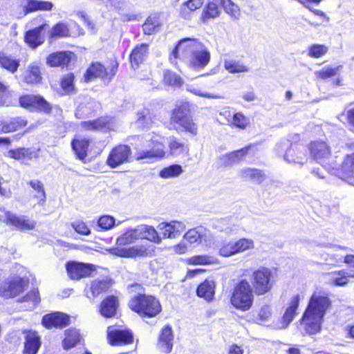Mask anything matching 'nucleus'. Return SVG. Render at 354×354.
<instances>
[{"mask_svg": "<svg viewBox=\"0 0 354 354\" xmlns=\"http://www.w3.org/2000/svg\"><path fill=\"white\" fill-rule=\"evenodd\" d=\"M22 333L24 335L23 354H37L41 345L38 333L34 330L24 329Z\"/></svg>", "mask_w": 354, "mask_h": 354, "instance_id": "nucleus-27", "label": "nucleus"}, {"mask_svg": "<svg viewBox=\"0 0 354 354\" xmlns=\"http://www.w3.org/2000/svg\"><path fill=\"white\" fill-rule=\"evenodd\" d=\"M305 157V153L297 143H291L284 155V158L288 162L301 165L304 163Z\"/></svg>", "mask_w": 354, "mask_h": 354, "instance_id": "nucleus-42", "label": "nucleus"}, {"mask_svg": "<svg viewBox=\"0 0 354 354\" xmlns=\"http://www.w3.org/2000/svg\"><path fill=\"white\" fill-rule=\"evenodd\" d=\"M216 287L214 280L205 279L197 286L196 295L208 303L212 302L214 299Z\"/></svg>", "mask_w": 354, "mask_h": 354, "instance_id": "nucleus-28", "label": "nucleus"}, {"mask_svg": "<svg viewBox=\"0 0 354 354\" xmlns=\"http://www.w3.org/2000/svg\"><path fill=\"white\" fill-rule=\"evenodd\" d=\"M19 106L29 112L49 115L53 110V104L40 94L25 93L18 98Z\"/></svg>", "mask_w": 354, "mask_h": 354, "instance_id": "nucleus-8", "label": "nucleus"}, {"mask_svg": "<svg viewBox=\"0 0 354 354\" xmlns=\"http://www.w3.org/2000/svg\"><path fill=\"white\" fill-rule=\"evenodd\" d=\"M20 66V60L14 59L11 56L6 55L3 52H0V66L11 73L17 71Z\"/></svg>", "mask_w": 354, "mask_h": 354, "instance_id": "nucleus-48", "label": "nucleus"}, {"mask_svg": "<svg viewBox=\"0 0 354 354\" xmlns=\"http://www.w3.org/2000/svg\"><path fill=\"white\" fill-rule=\"evenodd\" d=\"M80 127L86 131L111 133L115 131V120L113 116L104 115L93 120L82 121Z\"/></svg>", "mask_w": 354, "mask_h": 354, "instance_id": "nucleus-12", "label": "nucleus"}, {"mask_svg": "<svg viewBox=\"0 0 354 354\" xmlns=\"http://www.w3.org/2000/svg\"><path fill=\"white\" fill-rule=\"evenodd\" d=\"M136 115V123L142 129L151 128L156 122V115L148 108H144L138 111Z\"/></svg>", "mask_w": 354, "mask_h": 354, "instance_id": "nucleus-33", "label": "nucleus"}, {"mask_svg": "<svg viewBox=\"0 0 354 354\" xmlns=\"http://www.w3.org/2000/svg\"><path fill=\"white\" fill-rule=\"evenodd\" d=\"M91 140L88 137L76 134L71 141V147L77 159L85 162Z\"/></svg>", "mask_w": 354, "mask_h": 354, "instance_id": "nucleus-26", "label": "nucleus"}, {"mask_svg": "<svg viewBox=\"0 0 354 354\" xmlns=\"http://www.w3.org/2000/svg\"><path fill=\"white\" fill-rule=\"evenodd\" d=\"M128 307L142 319L156 317L162 311L159 299L154 295L145 293H138L131 297Z\"/></svg>", "mask_w": 354, "mask_h": 354, "instance_id": "nucleus-4", "label": "nucleus"}, {"mask_svg": "<svg viewBox=\"0 0 354 354\" xmlns=\"http://www.w3.org/2000/svg\"><path fill=\"white\" fill-rule=\"evenodd\" d=\"M26 6L23 8L25 15L37 11V0H26Z\"/></svg>", "mask_w": 354, "mask_h": 354, "instance_id": "nucleus-64", "label": "nucleus"}, {"mask_svg": "<svg viewBox=\"0 0 354 354\" xmlns=\"http://www.w3.org/2000/svg\"><path fill=\"white\" fill-rule=\"evenodd\" d=\"M328 51V48L324 44H313L309 47L308 55L313 58H319Z\"/></svg>", "mask_w": 354, "mask_h": 354, "instance_id": "nucleus-58", "label": "nucleus"}, {"mask_svg": "<svg viewBox=\"0 0 354 354\" xmlns=\"http://www.w3.org/2000/svg\"><path fill=\"white\" fill-rule=\"evenodd\" d=\"M241 177L246 180H250L259 185L262 184L267 178L264 170L254 168L246 167L241 171Z\"/></svg>", "mask_w": 354, "mask_h": 354, "instance_id": "nucleus-38", "label": "nucleus"}, {"mask_svg": "<svg viewBox=\"0 0 354 354\" xmlns=\"http://www.w3.org/2000/svg\"><path fill=\"white\" fill-rule=\"evenodd\" d=\"M75 80V76L73 73H68L61 77L59 86L64 94L70 95L76 92Z\"/></svg>", "mask_w": 354, "mask_h": 354, "instance_id": "nucleus-47", "label": "nucleus"}, {"mask_svg": "<svg viewBox=\"0 0 354 354\" xmlns=\"http://www.w3.org/2000/svg\"><path fill=\"white\" fill-rule=\"evenodd\" d=\"M65 268L69 279L74 281L90 277L96 271L95 265L76 261H67Z\"/></svg>", "mask_w": 354, "mask_h": 354, "instance_id": "nucleus-13", "label": "nucleus"}, {"mask_svg": "<svg viewBox=\"0 0 354 354\" xmlns=\"http://www.w3.org/2000/svg\"><path fill=\"white\" fill-rule=\"evenodd\" d=\"M331 306V300L326 294L315 292L311 295L299 321L305 335H315L321 331L324 317Z\"/></svg>", "mask_w": 354, "mask_h": 354, "instance_id": "nucleus-2", "label": "nucleus"}, {"mask_svg": "<svg viewBox=\"0 0 354 354\" xmlns=\"http://www.w3.org/2000/svg\"><path fill=\"white\" fill-rule=\"evenodd\" d=\"M75 57V53L71 50H59L50 53L46 57V62L52 68H68Z\"/></svg>", "mask_w": 354, "mask_h": 354, "instance_id": "nucleus-23", "label": "nucleus"}, {"mask_svg": "<svg viewBox=\"0 0 354 354\" xmlns=\"http://www.w3.org/2000/svg\"><path fill=\"white\" fill-rule=\"evenodd\" d=\"M71 225L75 231L81 235L87 236L91 234V230L83 221H76L73 223Z\"/></svg>", "mask_w": 354, "mask_h": 354, "instance_id": "nucleus-61", "label": "nucleus"}, {"mask_svg": "<svg viewBox=\"0 0 354 354\" xmlns=\"http://www.w3.org/2000/svg\"><path fill=\"white\" fill-rule=\"evenodd\" d=\"M120 308L118 297L114 295L106 296L100 302L97 308L99 314L106 318H114L117 316Z\"/></svg>", "mask_w": 354, "mask_h": 354, "instance_id": "nucleus-21", "label": "nucleus"}, {"mask_svg": "<svg viewBox=\"0 0 354 354\" xmlns=\"http://www.w3.org/2000/svg\"><path fill=\"white\" fill-rule=\"evenodd\" d=\"M19 302H28L34 306L38 305L41 301L39 292L37 288L28 291L24 297L19 299Z\"/></svg>", "mask_w": 354, "mask_h": 354, "instance_id": "nucleus-57", "label": "nucleus"}, {"mask_svg": "<svg viewBox=\"0 0 354 354\" xmlns=\"http://www.w3.org/2000/svg\"><path fill=\"white\" fill-rule=\"evenodd\" d=\"M28 185L35 192L32 196L36 204L39 206H44L46 202V193L44 183L39 180H31Z\"/></svg>", "mask_w": 354, "mask_h": 354, "instance_id": "nucleus-41", "label": "nucleus"}, {"mask_svg": "<svg viewBox=\"0 0 354 354\" xmlns=\"http://www.w3.org/2000/svg\"><path fill=\"white\" fill-rule=\"evenodd\" d=\"M307 148L310 157L317 162L327 159L331 156L330 145L323 140L310 141Z\"/></svg>", "mask_w": 354, "mask_h": 354, "instance_id": "nucleus-25", "label": "nucleus"}, {"mask_svg": "<svg viewBox=\"0 0 354 354\" xmlns=\"http://www.w3.org/2000/svg\"><path fill=\"white\" fill-rule=\"evenodd\" d=\"M29 280L21 277L5 279L0 285V296L5 299L15 298L28 287Z\"/></svg>", "mask_w": 354, "mask_h": 354, "instance_id": "nucleus-11", "label": "nucleus"}, {"mask_svg": "<svg viewBox=\"0 0 354 354\" xmlns=\"http://www.w3.org/2000/svg\"><path fill=\"white\" fill-rule=\"evenodd\" d=\"M337 172L339 178L346 181L354 180V152L345 156L342 162L337 169Z\"/></svg>", "mask_w": 354, "mask_h": 354, "instance_id": "nucleus-29", "label": "nucleus"}, {"mask_svg": "<svg viewBox=\"0 0 354 354\" xmlns=\"http://www.w3.org/2000/svg\"><path fill=\"white\" fill-rule=\"evenodd\" d=\"M183 171V168L180 165L173 164L162 169L159 172V176L165 179L171 178L178 176Z\"/></svg>", "mask_w": 354, "mask_h": 354, "instance_id": "nucleus-53", "label": "nucleus"}, {"mask_svg": "<svg viewBox=\"0 0 354 354\" xmlns=\"http://www.w3.org/2000/svg\"><path fill=\"white\" fill-rule=\"evenodd\" d=\"M115 218L109 215L100 216L97 221V225L103 230L111 229L115 225Z\"/></svg>", "mask_w": 354, "mask_h": 354, "instance_id": "nucleus-60", "label": "nucleus"}, {"mask_svg": "<svg viewBox=\"0 0 354 354\" xmlns=\"http://www.w3.org/2000/svg\"><path fill=\"white\" fill-rule=\"evenodd\" d=\"M173 333L169 325L162 328L158 336V345L163 353H169L173 348Z\"/></svg>", "mask_w": 354, "mask_h": 354, "instance_id": "nucleus-31", "label": "nucleus"}, {"mask_svg": "<svg viewBox=\"0 0 354 354\" xmlns=\"http://www.w3.org/2000/svg\"><path fill=\"white\" fill-rule=\"evenodd\" d=\"M12 93L10 86L0 81V107L8 106L11 104Z\"/></svg>", "mask_w": 354, "mask_h": 354, "instance_id": "nucleus-52", "label": "nucleus"}, {"mask_svg": "<svg viewBox=\"0 0 354 354\" xmlns=\"http://www.w3.org/2000/svg\"><path fill=\"white\" fill-rule=\"evenodd\" d=\"M139 240H147L151 243L160 244L162 238L153 226L143 225L126 232L117 239L113 254L122 258H147L155 255L156 247L149 244H142L125 247Z\"/></svg>", "mask_w": 354, "mask_h": 354, "instance_id": "nucleus-1", "label": "nucleus"}, {"mask_svg": "<svg viewBox=\"0 0 354 354\" xmlns=\"http://www.w3.org/2000/svg\"><path fill=\"white\" fill-rule=\"evenodd\" d=\"M272 315L271 308L269 305H264L260 308L256 317L257 323H262L266 322Z\"/></svg>", "mask_w": 354, "mask_h": 354, "instance_id": "nucleus-59", "label": "nucleus"}, {"mask_svg": "<svg viewBox=\"0 0 354 354\" xmlns=\"http://www.w3.org/2000/svg\"><path fill=\"white\" fill-rule=\"evenodd\" d=\"M39 150H32L30 148L18 147L10 149L8 151L9 158L15 160H31L34 158H39Z\"/></svg>", "mask_w": 354, "mask_h": 354, "instance_id": "nucleus-36", "label": "nucleus"}, {"mask_svg": "<svg viewBox=\"0 0 354 354\" xmlns=\"http://www.w3.org/2000/svg\"><path fill=\"white\" fill-rule=\"evenodd\" d=\"M254 248V243L251 239L242 238L235 242H225L219 248L218 254L223 257H229L238 253Z\"/></svg>", "mask_w": 354, "mask_h": 354, "instance_id": "nucleus-17", "label": "nucleus"}, {"mask_svg": "<svg viewBox=\"0 0 354 354\" xmlns=\"http://www.w3.org/2000/svg\"><path fill=\"white\" fill-rule=\"evenodd\" d=\"M232 128L245 130L250 125V119L242 112H236L233 114L232 120L229 123Z\"/></svg>", "mask_w": 354, "mask_h": 354, "instance_id": "nucleus-49", "label": "nucleus"}, {"mask_svg": "<svg viewBox=\"0 0 354 354\" xmlns=\"http://www.w3.org/2000/svg\"><path fill=\"white\" fill-rule=\"evenodd\" d=\"M246 279H239L230 291L229 302L236 310L245 312L252 308L254 301V292Z\"/></svg>", "mask_w": 354, "mask_h": 354, "instance_id": "nucleus-5", "label": "nucleus"}, {"mask_svg": "<svg viewBox=\"0 0 354 354\" xmlns=\"http://www.w3.org/2000/svg\"><path fill=\"white\" fill-rule=\"evenodd\" d=\"M131 153V149L129 145H117L110 151L106 158V164L110 168L115 169L129 162Z\"/></svg>", "mask_w": 354, "mask_h": 354, "instance_id": "nucleus-14", "label": "nucleus"}, {"mask_svg": "<svg viewBox=\"0 0 354 354\" xmlns=\"http://www.w3.org/2000/svg\"><path fill=\"white\" fill-rule=\"evenodd\" d=\"M190 112L189 104L183 102L172 110L170 122L178 124L183 131L192 136H196L198 133V125L195 122Z\"/></svg>", "mask_w": 354, "mask_h": 354, "instance_id": "nucleus-6", "label": "nucleus"}, {"mask_svg": "<svg viewBox=\"0 0 354 354\" xmlns=\"http://www.w3.org/2000/svg\"><path fill=\"white\" fill-rule=\"evenodd\" d=\"M7 133H17L15 138L19 139L21 136L29 133L32 128L28 127L29 121L27 116L16 115L6 119Z\"/></svg>", "mask_w": 354, "mask_h": 354, "instance_id": "nucleus-19", "label": "nucleus"}, {"mask_svg": "<svg viewBox=\"0 0 354 354\" xmlns=\"http://www.w3.org/2000/svg\"><path fill=\"white\" fill-rule=\"evenodd\" d=\"M162 83L172 87H181L183 84L182 77L171 70H165L162 76Z\"/></svg>", "mask_w": 354, "mask_h": 354, "instance_id": "nucleus-50", "label": "nucleus"}, {"mask_svg": "<svg viewBox=\"0 0 354 354\" xmlns=\"http://www.w3.org/2000/svg\"><path fill=\"white\" fill-rule=\"evenodd\" d=\"M113 283L111 279H95L91 282L89 289L93 297H96L101 294L107 292Z\"/></svg>", "mask_w": 354, "mask_h": 354, "instance_id": "nucleus-43", "label": "nucleus"}, {"mask_svg": "<svg viewBox=\"0 0 354 354\" xmlns=\"http://www.w3.org/2000/svg\"><path fill=\"white\" fill-rule=\"evenodd\" d=\"M331 275L330 283L335 286H344L349 283L350 278H353L354 274H351L346 270L333 271L329 273Z\"/></svg>", "mask_w": 354, "mask_h": 354, "instance_id": "nucleus-44", "label": "nucleus"}, {"mask_svg": "<svg viewBox=\"0 0 354 354\" xmlns=\"http://www.w3.org/2000/svg\"><path fill=\"white\" fill-rule=\"evenodd\" d=\"M342 68L341 65L336 67H324L316 72V76L321 80H326L337 75Z\"/></svg>", "mask_w": 354, "mask_h": 354, "instance_id": "nucleus-55", "label": "nucleus"}, {"mask_svg": "<svg viewBox=\"0 0 354 354\" xmlns=\"http://www.w3.org/2000/svg\"><path fill=\"white\" fill-rule=\"evenodd\" d=\"M41 23L37 26L29 29L24 32V41L25 44L30 48L35 49L44 43L45 37L42 32L43 30L48 28L49 25L46 20L41 18Z\"/></svg>", "mask_w": 354, "mask_h": 354, "instance_id": "nucleus-16", "label": "nucleus"}, {"mask_svg": "<svg viewBox=\"0 0 354 354\" xmlns=\"http://www.w3.org/2000/svg\"><path fill=\"white\" fill-rule=\"evenodd\" d=\"M221 11L218 3L214 0L208 1L203 7L200 20L203 24L207 23L210 19H216L219 17Z\"/></svg>", "mask_w": 354, "mask_h": 354, "instance_id": "nucleus-40", "label": "nucleus"}, {"mask_svg": "<svg viewBox=\"0 0 354 354\" xmlns=\"http://www.w3.org/2000/svg\"><path fill=\"white\" fill-rule=\"evenodd\" d=\"M259 142L250 143L239 149L225 153L223 156L224 164L230 165L243 161L247 156H254L259 151Z\"/></svg>", "mask_w": 354, "mask_h": 354, "instance_id": "nucleus-18", "label": "nucleus"}, {"mask_svg": "<svg viewBox=\"0 0 354 354\" xmlns=\"http://www.w3.org/2000/svg\"><path fill=\"white\" fill-rule=\"evenodd\" d=\"M158 136L156 135L149 140L151 147L149 150L138 151L136 153V160L143 159H156L161 160L166 157V151L165 150V145L162 142L157 139Z\"/></svg>", "mask_w": 354, "mask_h": 354, "instance_id": "nucleus-20", "label": "nucleus"}, {"mask_svg": "<svg viewBox=\"0 0 354 354\" xmlns=\"http://www.w3.org/2000/svg\"><path fill=\"white\" fill-rule=\"evenodd\" d=\"M82 335L78 330L69 328L64 330V337L62 346L64 350H69L75 347L82 340Z\"/></svg>", "mask_w": 354, "mask_h": 354, "instance_id": "nucleus-37", "label": "nucleus"}, {"mask_svg": "<svg viewBox=\"0 0 354 354\" xmlns=\"http://www.w3.org/2000/svg\"><path fill=\"white\" fill-rule=\"evenodd\" d=\"M175 58L187 59L189 67L198 71L210 61V53L196 39L185 37L178 41L172 51Z\"/></svg>", "mask_w": 354, "mask_h": 354, "instance_id": "nucleus-3", "label": "nucleus"}, {"mask_svg": "<svg viewBox=\"0 0 354 354\" xmlns=\"http://www.w3.org/2000/svg\"><path fill=\"white\" fill-rule=\"evenodd\" d=\"M187 263L192 266H210L217 264L218 260L214 255L198 254L187 259Z\"/></svg>", "mask_w": 354, "mask_h": 354, "instance_id": "nucleus-46", "label": "nucleus"}, {"mask_svg": "<svg viewBox=\"0 0 354 354\" xmlns=\"http://www.w3.org/2000/svg\"><path fill=\"white\" fill-rule=\"evenodd\" d=\"M217 1L218 4L224 9L226 13L232 17H236L239 15L240 10L231 0H214Z\"/></svg>", "mask_w": 354, "mask_h": 354, "instance_id": "nucleus-54", "label": "nucleus"}, {"mask_svg": "<svg viewBox=\"0 0 354 354\" xmlns=\"http://www.w3.org/2000/svg\"><path fill=\"white\" fill-rule=\"evenodd\" d=\"M71 36L68 25L63 21L55 24L48 32V40L53 41L57 39L66 38Z\"/></svg>", "mask_w": 354, "mask_h": 354, "instance_id": "nucleus-39", "label": "nucleus"}, {"mask_svg": "<svg viewBox=\"0 0 354 354\" xmlns=\"http://www.w3.org/2000/svg\"><path fill=\"white\" fill-rule=\"evenodd\" d=\"M149 54V45L147 43L138 44L131 49L129 61L130 67L137 70L145 64Z\"/></svg>", "mask_w": 354, "mask_h": 354, "instance_id": "nucleus-24", "label": "nucleus"}, {"mask_svg": "<svg viewBox=\"0 0 354 354\" xmlns=\"http://www.w3.org/2000/svg\"><path fill=\"white\" fill-rule=\"evenodd\" d=\"M204 0H187L182 3L179 14L184 19L188 18L192 13L200 9L203 5Z\"/></svg>", "mask_w": 354, "mask_h": 354, "instance_id": "nucleus-45", "label": "nucleus"}, {"mask_svg": "<svg viewBox=\"0 0 354 354\" xmlns=\"http://www.w3.org/2000/svg\"><path fill=\"white\" fill-rule=\"evenodd\" d=\"M4 223L21 232L32 230L37 225L35 221L30 220L25 216H17L9 211L5 212Z\"/></svg>", "mask_w": 354, "mask_h": 354, "instance_id": "nucleus-22", "label": "nucleus"}, {"mask_svg": "<svg viewBox=\"0 0 354 354\" xmlns=\"http://www.w3.org/2000/svg\"><path fill=\"white\" fill-rule=\"evenodd\" d=\"M169 154L173 157H186L189 155V145L175 136H171L168 142Z\"/></svg>", "mask_w": 354, "mask_h": 354, "instance_id": "nucleus-30", "label": "nucleus"}, {"mask_svg": "<svg viewBox=\"0 0 354 354\" xmlns=\"http://www.w3.org/2000/svg\"><path fill=\"white\" fill-rule=\"evenodd\" d=\"M106 340L111 346H121L133 342L132 330L124 326L113 324L106 328Z\"/></svg>", "mask_w": 354, "mask_h": 354, "instance_id": "nucleus-10", "label": "nucleus"}, {"mask_svg": "<svg viewBox=\"0 0 354 354\" xmlns=\"http://www.w3.org/2000/svg\"><path fill=\"white\" fill-rule=\"evenodd\" d=\"M162 224V227H161V230L163 239L175 238L180 235V232L177 229L178 226L180 225V223L172 221L171 223H163Z\"/></svg>", "mask_w": 354, "mask_h": 354, "instance_id": "nucleus-51", "label": "nucleus"}, {"mask_svg": "<svg viewBox=\"0 0 354 354\" xmlns=\"http://www.w3.org/2000/svg\"><path fill=\"white\" fill-rule=\"evenodd\" d=\"M251 286L257 296L264 295L270 292L273 287V274L267 267H260L252 271Z\"/></svg>", "mask_w": 354, "mask_h": 354, "instance_id": "nucleus-9", "label": "nucleus"}, {"mask_svg": "<svg viewBox=\"0 0 354 354\" xmlns=\"http://www.w3.org/2000/svg\"><path fill=\"white\" fill-rule=\"evenodd\" d=\"M23 82L27 85L39 84L42 81V73L41 67L37 64H30L24 75Z\"/></svg>", "mask_w": 354, "mask_h": 354, "instance_id": "nucleus-32", "label": "nucleus"}, {"mask_svg": "<svg viewBox=\"0 0 354 354\" xmlns=\"http://www.w3.org/2000/svg\"><path fill=\"white\" fill-rule=\"evenodd\" d=\"M299 295L297 294L291 298L289 306L286 308L281 317V323L283 327H287L294 319L297 315V310L299 308Z\"/></svg>", "mask_w": 354, "mask_h": 354, "instance_id": "nucleus-35", "label": "nucleus"}, {"mask_svg": "<svg viewBox=\"0 0 354 354\" xmlns=\"http://www.w3.org/2000/svg\"><path fill=\"white\" fill-rule=\"evenodd\" d=\"M53 8V3L51 1L37 0V10L50 11Z\"/></svg>", "mask_w": 354, "mask_h": 354, "instance_id": "nucleus-63", "label": "nucleus"}, {"mask_svg": "<svg viewBox=\"0 0 354 354\" xmlns=\"http://www.w3.org/2000/svg\"><path fill=\"white\" fill-rule=\"evenodd\" d=\"M184 239L191 244L201 241L200 233L194 229L189 230L184 235Z\"/></svg>", "mask_w": 354, "mask_h": 354, "instance_id": "nucleus-62", "label": "nucleus"}, {"mask_svg": "<svg viewBox=\"0 0 354 354\" xmlns=\"http://www.w3.org/2000/svg\"><path fill=\"white\" fill-rule=\"evenodd\" d=\"M41 324L47 330L63 329L71 324V317L63 312L54 311L45 314Z\"/></svg>", "mask_w": 354, "mask_h": 354, "instance_id": "nucleus-15", "label": "nucleus"}, {"mask_svg": "<svg viewBox=\"0 0 354 354\" xmlns=\"http://www.w3.org/2000/svg\"><path fill=\"white\" fill-rule=\"evenodd\" d=\"M162 26V21L158 14H151L145 19L142 26L144 35H151L158 32Z\"/></svg>", "mask_w": 354, "mask_h": 354, "instance_id": "nucleus-34", "label": "nucleus"}, {"mask_svg": "<svg viewBox=\"0 0 354 354\" xmlns=\"http://www.w3.org/2000/svg\"><path fill=\"white\" fill-rule=\"evenodd\" d=\"M119 67V63L114 59L111 61L110 68L108 69L100 62H91L86 69L82 81L84 83H89L91 81L100 78L106 83H109L116 75Z\"/></svg>", "mask_w": 354, "mask_h": 354, "instance_id": "nucleus-7", "label": "nucleus"}, {"mask_svg": "<svg viewBox=\"0 0 354 354\" xmlns=\"http://www.w3.org/2000/svg\"><path fill=\"white\" fill-rule=\"evenodd\" d=\"M225 68L230 73L248 72L249 68L247 66L241 64L239 62L225 61Z\"/></svg>", "mask_w": 354, "mask_h": 354, "instance_id": "nucleus-56", "label": "nucleus"}]
</instances>
